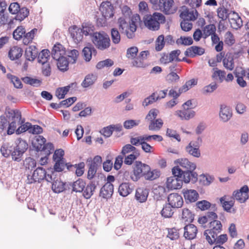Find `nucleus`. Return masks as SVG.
I'll return each instance as SVG.
<instances>
[{"mask_svg": "<svg viewBox=\"0 0 249 249\" xmlns=\"http://www.w3.org/2000/svg\"><path fill=\"white\" fill-rule=\"evenodd\" d=\"M145 26L149 30L156 31L160 28V24L165 22V17L160 13L154 12L153 14H146L143 18Z\"/></svg>", "mask_w": 249, "mask_h": 249, "instance_id": "nucleus-1", "label": "nucleus"}, {"mask_svg": "<svg viewBox=\"0 0 249 249\" xmlns=\"http://www.w3.org/2000/svg\"><path fill=\"white\" fill-rule=\"evenodd\" d=\"M7 117L9 121L7 130L8 135L13 134L16 130L18 125L24 123V120H22L21 112L18 109H11L7 111Z\"/></svg>", "mask_w": 249, "mask_h": 249, "instance_id": "nucleus-2", "label": "nucleus"}, {"mask_svg": "<svg viewBox=\"0 0 249 249\" xmlns=\"http://www.w3.org/2000/svg\"><path fill=\"white\" fill-rule=\"evenodd\" d=\"M91 41L99 50L104 51L110 46V39L108 35L104 32H96L92 36Z\"/></svg>", "mask_w": 249, "mask_h": 249, "instance_id": "nucleus-3", "label": "nucleus"}, {"mask_svg": "<svg viewBox=\"0 0 249 249\" xmlns=\"http://www.w3.org/2000/svg\"><path fill=\"white\" fill-rule=\"evenodd\" d=\"M15 144L11 156L12 160L18 162L22 160L23 154L28 148V144L26 141L21 138L17 139Z\"/></svg>", "mask_w": 249, "mask_h": 249, "instance_id": "nucleus-4", "label": "nucleus"}, {"mask_svg": "<svg viewBox=\"0 0 249 249\" xmlns=\"http://www.w3.org/2000/svg\"><path fill=\"white\" fill-rule=\"evenodd\" d=\"M172 174L177 175L178 177L182 178L184 182L188 183H196L197 180L198 175L195 170L183 171L178 166L174 167L172 169Z\"/></svg>", "mask_w": 249, "mask_h": 249, "instance_id": "nucleus-5", "label": "nucleus"}, {"mask_svg": "<svg viewBox=\"0 0 249 249\" xmlns=\"http://www.w3.org/2000/svg\"><path fill=\"white\" fill-rule=\"evenodd\" d=\"M46 139L42 136L38 135L36 136L34 141L33 142V145L37 152H44L45 154L50 155L54 151V146L51 142L45 143Z\"/></svg>", "mask_w": 249, "mask_h": 249, "instance_id": "nucleus-6", "label": "nucleus"}, {"mask_svg": "<svg viewBox=\"0 0 249 249\" xmlns=\"http://www.w3.org/2000/svg\"><path fill=\"white\" fill-rule=\"evenodd\" d=\"M132 168L130 178L134 181H137L141 178H144L146 173L149 171V166L140 161H135L132 165Z\"/></svg>", "mask_w": 249, "mask_h": 249, "instance_id": "nucleus-7", "label": "nucleus"}, {"mask_svg": "<svg viewBox=\"0 0 249 249\" xmlns=\"http://www.w3.org/2000/svg\"><path fill=\"white\" fill-rule=\"evenodd\" d=\"M118 24L119 28L122 34L125 35L129 39H132L135 37V32L137 30V26L133 24H130V21L127 22L123 17L118 19Z\"/></svg>", "mask_w": 249, "mask_h": 249, "instance_id": "nucleus-8", "label": "nucleus"}, {"mask_svg": "<svg viewBox=\"0 0 249 249\" xmlns=\"http://www.w3.org/2000/svg\"><path fill=\"white\" fill-rule=\"evenodd\" d=\"M222 224L220 221L213 220L210 222L209 229L206 230L204 232L207 241L213 245L212 238H214L222 231Z\"/></svg>", "mask_w": 249, "mask_h": 249, "instance_id": "nucleus-9", "label": "nucleus"}, {"mask_svg": "<svg viewBox=\"0 0 249 249\" xmlns=\"http://www.w3.org/2000/svg\"><path fill=\"white\" fill-rule=\"evenodd\" d=\"M55 172H52L47 176V181L52 183V190L55 193H60L65 190V183L56 176Z\"/></svg>", "mask_w": 249, "mask_h": 249, "instance_id": "nucleus-10", "label": "nucleus"}, {"mask_svg": "<svg viewBox=\"0 0 249 249\" xmlns=\"http://www.w3.org/2000/svg\"><path fill=\"white\" fill-rule=\"evenodd\" d=\"M49 174H47L45 170L43 168L37 167L32 173L31 175L27 176V182L28 184H32L36 182H40L44 179L47 181V176Z\"/></svg>", "mask_w": 249, "mask_h": 249, "instance_id": "nucleus-11", "label": "nucleus"}, {"mask_svg": "<svg viewBox=\"0 0 249 249\" xmlns=\"http://www.w3.org/2000/svg\"><path fill=\"white\" fill-rule=\"evenodd\" d=\"M151 3L156 7L159 6L160 9L166 15L173 13L172 7L174 2L173 0H149Z\"/></svg>", "mask_w": 249, "mask_h": 249, "instance_id": "nucleus-12", "label": "nucleus"}, {"mask_svg": "<svg viewBox=\"0 0 249 249\" xmlns=\"http://www.w3.org/2000/svg\"><path fill=\"white\" fill-rule=\"evenodd\" d=\"M249 191L248 186L245 185L239 190L234 191L232 193V197L240 203H245L249 198Z\"/></svg>", "mask_w": 249, "mask_h": 249, "instance_id": "nucleus-13", "label": "nucleus"}, {"mask_svg": "<svg viewBox=\"0 0 249 249\" xmlns=\"http://www.w3.org/2000/svg\"><path fill=\"white\" fill-rule=\"evenodd\" d=\"M183 237L187 240H191L194 239L197 233V227L191 223H184L183 228Z\"/></svg>", "mask_w": 249, "mask_h": 249, "instance_id": "nucleus-14", "label": "nucleus"}, {"mask_svg": "<svg viewBox=\"0 0 249 249\" xmlns=\"http://www.w3.org/2000/svg\"><path fill=\"white\" fill-rule=\"evenodd\" d=\"M169 205L172 208L178 209L181 208L183 204L182 197L178 193L170 194L167 197Z\"/></svg>", "mask_w": 249, "mask_h": 249, "instance_id": "nucleus-15", "label": "nucleus"}, {"mask_svg": "<svg viewBox=\"0 0 249 249\" xmlns=\"http://www.w3.org/2000/svg\"><path fill=\"white\" fill-rule=\"evenodd\" d=\"M173 177L167 178L166 186L170 189H178L182 187L183 180L182 178L178 177L177 175L173 174Z\"/></svg>", "mask_w": 249, "mask_h": 249, "instance_id": "nucleus-16", "label": "nucleus"}, {"mask_svg": "<svg viewBox=\"0 0 249 249\" xmlns=\"http://www.w3.org/2000/svg\"><path fill=\"white\" fill-rule=\"evenodd\" d=\"M100 11L105 18H110L114 16V7L110 1L103 2L100 7Z\"/></svg>", "mask_w": 249, "mask_h": 249, "instance_id": "nucleus-17", "label": "nucleus"}, {"mask_svg": "<svg viewBox=\"0 0 249 249\" xmlns=\"http://www.w3.org/2000/svg\"><path fill=\"white\" fill-rule=\"evenodd\" d=\"M175 163L179 168H182L183 171H188L190 170H195L196 169V164L190 161L186 158L179 159L175 160Z\"/></svg>", "mask_w": 249, "mask_h": 249, "instance_id": "nucleus-18", "label": "nucleus"}, {"mask_svg": "<svg viewBox=\"0 0 249 249\" xmlns=\"http://www.w3.org/2000/svg\"><path fill=\"white\" fill-rule=\"evenodd\" d=\"M219 115L221 121L226 123L229 121L231 118L232 116V110L230 107L225 105H221Z\"/></svg>", "mask_w": 249, "mask_h": 249, "instance_id": "nucleus-19", "label": "nucleus"}, {"mask_svg": "<svg viewBox=\"0 0 249 249\" xmlns=\"http://www.w3.org/2000/svg\"><path fill=\"white\" fill-rule=\"evenodd\" d=\"M69 31L71 36L75 43H79L82 40L84 34L81 28L74 25L70 27L69 28Z\"/></svg>", "mask_w": 249, "mask_h": 249, "instance_id": "nucleus-20", "label": "nucleus"}, {"mask_svg": "<svg viewBox=\"0 0 249 249\" xmlns=\"http://www.w3.org/2000/svg\"><path fill=\"white\" fill-rule=\"evenodd\" d=\"M114 186L113 185L109 182H107L101 188L100 191L99 196L104 199L110 198L113 193Z\"/></svg>", "mask_w": 249, "mask_h": 249, "instance_id": "nucleus-21", "label": "nucleus"}, {"mask_svg": "<svg viewBox=\"0 0 249 249\" xmlns=\"http://www.w3.org/2000/svg\"><path fill=\"white\" fill-rule=\"evenodd\" d=\"M183 196L186 203L196 202L199 197V195L195 190H183Z\"/></svg>", "mask_w": 249, "mask_h": 249, "instance_id": "nucleus-22", "label": "nucleus"}, {"mask_svg": "<svg viewBox=\"0 0 249 249\" xmlns=\"http://www.w3.org/2000/svg\"><path fill=\"white\" fill-rule=\"evenodd\" d=\"M205 53V49L202 47L193 46L186 49L184 54L186 56L194 57L196 55H202Z\"/></svg>", "mask_w": 249, "mask_h": 249, "instance_id": "nucleus-23", "label": "nucleus"}, {"mask_svg": "<svg viewBox=\"0 0 249 249\" xmlns=\"http://www.w3.org/2000/svg\"><path fill=\"white\" fill-rule=\"evenodd\" d=\"M85 164L84 162H81L78 164H67V170L70 171H75V174L77 177L82 176L85 171Z\"/></svg>", "mask_w": 249, "mask_h": 249, "instance_id": "nucleus-24", "label": "nucleus"}, {"mask_svg": "<svg viewBox=\"0 0 249 249\" xmlns=\"http://www.w3.org/2000/svg\"><path fill=\"white\" fill-rule=\"evenodd\" d=\"M98 76L95 73L87 74L81 83V86L84 88H87L92 86L97 81Z\"/></svg>", "mask_w": 249, "mask_h": 249, "instance_id": "nucleus-25", "label": "nucleus"}, {"mask_svg": "<svg viewBox=\"0 0 249 249\" xmlns=\"http://www.w3.org/2000/svg\"><path fill=\"white\" fill-rule=\"evenodd\" d=\"M38 51L34 45L27 48L25 52V56L27 60L33 61L37 57Z\"/></svg>", "mask_w": 249, "mask_h": 249, "instance_id": "nucleus-26", "label": "nucleus"}, {"mask_svg": "<svg viewBox=\"0 0 249 249\" xmlns=\"http://www.w3.org/2000/svg\"><path fill=\"white\" fill-rule=\"evenodd\" d=\"M231 14L234 16V18H229V21L231 27L237 30L242 26V20L237 13L233 11Z\"/></svg>", "mask_w": 249, "mask_h": 249, "instance_id": "nucleus-27", "label": "nucleus"}, {"mask_svg": "<svg viewBox=\"0 0 249 249\" xmlns=\"http://www.w3.org/2000/svg\"><path fill=\"white\" fill-rule=\"evenodd\" d=\"M198 13L196 9L189 11L188 10L182 12L180 15V18L183 20H187L190 22L195 20L197 16Z\"/></svg>", "mask_w": 249, "mask_h": 249, "instance_id": "nucleus-28", "label": "nucleus"}, {"mask_svg": "<svg viewBox=\"0 0 249 249\" xmlns=\"http://www.w3.org/2000/svg\"><path fill=\"white\" fill-rule=\"evenodd\" d=\"M84 190L83 196L86 199H89L93 195V192L96 188V184L94 181H90L85 187Z\"/></svg>", "mask_w": 249, "mask_h": 249, "instance_id": "nucleus-29", "label": "nucleus"}, {"mask_svg": "<svg viewBox=\"0 0 249 249\" xmlns=\"http://www.w3.org/2000/svg\"><path fill=\"white\" fill-rule=\"evenodd\" d=\"M62 45L60 44L54 45L52 50V56L54 60H58L63 57L64 50Z\"/></svg>", "mask_w": 249, "mask_h": 249, "instance_id": "nucleus-30", "label": "nucleus"}, {"mask_svg": "<svg viewBox=\"0 0 249 249\" xmlns=\"http://www.w3.org/2000/svg\"><path fill=\"white\" fill-rule=\"evenodd\" d=\"M213 71L212 79L218 81L219 83L223 82L225 78L226 72L224 71L219 70L217 68H213Z\"/></svg>", "mask_w": 249, "mask_h": 249, "instance_id": "nucleus-31", "label": "nucleus"}, {"mask_svg": "<svg viewBox=\"0 0 249 249\" xmlns=\"http://www.w3.org/2000/svg\"><path fill=\"white\" fill-rule=\"evenodd\" d=\"M148 192L147 189L139 188L136 190L135 198L137 201L142 203L145 202L147 198Z\"/></svg>", "mask_w": 249, "mask_h": 249, "instance_id": "nucleus-32", "label": "nucleus"}, {"mask_svg": "<svg viewBox=\"0 0 249 249\" xmlns=\"http://www.w3.org/2000/svg\"><path fill=\"white\" fill-rule=\"evenodd\" d=\"M177 114L181 120H188L194 117L195 112L190 109L189 108H187L183 110L177 111Z\"/></svg>", "mask_w": 249, "mask_h": 249, "instance_id": "nucleus-33", "label": "nucleus"}, {"mask_svg": "<svg viewBox=\"0 0 249 249\" xmlns=\"http://www.w3.org/2000/svg\"><path fill=\"white\" fill-rule=\"evenodd\" d=\"M199 148V147H196L193 142H190L185 147V150L189 155L196 158H199L201 155Z\"/></svg>", "mask_w": 249, "mask_h": 249, "instance_id": "nucleus-34", "label": "nucleus"}, {"mask_svg": "<svg viewBox=\"0 0 249 249\" xmlns=\"http://www.w3.org/2000/svg\"><path fill=\"white\" fill-rule=\"evenodd\" d=\"M82 53L85 60L89 62L91 60L92 54H96L97 51L93 47H85L82 50Z\"/></svg>", "mask_w": 249, "mask_h": 249, "instance_id": "nucleus-35", "label": "nucleus"}, {"mask_svg": "<svg viewBox=\"0 0 249 249\" xmlns=\"http://www.w3.org/2000/svg\"><path fill=\"white\" fill-rule=\"evenodd\" d=\"M22 54V50L18 46L13 47L9 51L8 56L11 60H15L20 57Z\"/></svg>", "mask_w": 249, "mask_h": 249, "instance_id": "nucleus-36", "label": "nucleus"}, {"mask_svg": "<svg viewBox=\"0 0 249 249\" xmlns=\"http://www.w3.org/2000/svg\"><path fill=\"white\" fill-rule=\"evenodd\" d=\"M130 185L128 183L126 182L120 184L118 188L120 195L122 196H126L130 194L133 190L132 188L130 187Z\"/></svg>", "mask_w": 249, "mask_h": 249, "instance_id": "nucleus-37", "label": "nucleus"}, {"mask_svg": "<svg viewBox=\"0 0 249 249\" xmlns=\"http://www.w3.org/2000/svg\"><path fill=\"white\" fill-rule=\"evenodd\" d=\"M82 27L83 34L86 36H90L91 38L92 35L95 33L94 32V27L92 24L90 22H84L82 24Z\"/></svg>", "mask_w": 249, "mask_h": 249, "instance_id": "nucleus-38", "label": "nucleus"}, {"mask_svg": "<svg viewBox=\"0 0 249 249\" xmlns=\"http://www.w3.org/2000/svg\"><path fill=\"white\" fill-rule=\"evenodd\" d=\"M232 12H229V11L224 6L219 7L217 10L218 17L222 20H225L227 18L229 19L230 16L232 15Z\"/></svg>", "mask_w": 249, "mask_h": 249, "instance_id": "nucleus-39", "label": "nucleus"}, {"mask_svg": "<svg viewBox=\"0 0 249 249\" xmlns=\"http://www.w3.org/2000/svg\"><path fill=\"white\" fill-rule=\"evenodd\" d=\"M163 124V123L161 119H156L149 122L148 129L151 131H158L161 128Z\"/></svg>", "mask_w": 249, "mask_h": 249, "instance_id": "nucleus-40", "label": "nucleus"}, {"mask_svg": "<svg viewBox=\"0 0 249 249\" xmlns=\"http://www.w3.org/2000/svg\"><path fill=\"white\" fill-rule=\"evenodd\" d=\"M174 209L172 208L169 203H166L163 206L162 210L160 212L161 216L164 218H170L174 213Z\"/></svg>", "mask_w": 249, "mask_h": 249, "instance_id": "nucleus-41", "label": "nucleus"}, {"mask_svg": "<svg viewBox=\"0 0 249 249\" xmlns=\"http://www.w3.org/2000/svg\"><path fill=\"white\" fill-rule=\"evenodd\" d=\"M154 198L157 200L162 199L166 196V189L164 187L159 186L153 191Z\"/></svg>", "mask_w": 249, "mask_h": 249, "instance_id": "nucleus-42", "label": "nucleus"}, {"mask_svg": "<svg viewBox=\"0 0 249 249\" xmlns=\"http://www.w3.org/2000/svg\"><path fill=\"white\" fill-rule=\"evenodd\" d=\"M57 66L60 71L64 72L68 70L69 63H70V62L66 57L63 56L57 60Z\"/></svg>", "mask_w": 249, "mask_h": 249, "instance_id": "nucleus-43", "label": "nucleus"}, {"mask_svg": "<svg viewBox=\"0 0 249 249\" xmlns=\"http://www.w3.org/2000/svg\"><path fill=\"white\" fill-rule=\"evenodd\" d=\"M29 14V10L26 7H23L19 8V11L16 13V16L15 19L16 20L21 21L24 20Z\"/></svg>", "mask_w": 249, "mask_h": 249, "instance_id": "nucleus-44", "label": "nucleus"}, {"mask_svg": "<svg viewBox=\"0 0 249 249\" xmlns=\"http://www.w3.org/2000/svg\"><path fill=\"white\" fill-rule=\"evenodd\" d=\"M86 183L83 179L79 178L72 184V191L82 192L85 187Z\"/></svg>", "mask_w": 249, "mask_h": 249, "instance_id": "nucleus-45", "label": "nucleus"}, {"mask_svg": "<svg viewBox=\"0 0 249 249\" xmlns=\"http://www.w3.org/2000/svg\"><path fill=\"white\" fill-rule=\"evenodd\" d=\"M182 218L185 223H191L194 219V215L188 209L185 208L182 210Z\"/></svg>", "mask_w": 249, "mask_h": 249, "instance_id": "nucleus-46", "label": "nucleus"}, {"mask_svg": "<svg viewBox=\"0 0 249 249\" xmlns=\"http://www.w3.org/2000/svg\"><path fill=\"white\" fill-rule=\"evenodd\" d=\"M37 32V29L34 28L27 33H25L23 38V43L25 45H28L31 42L34 36Z\"/></svg>", "mask_w": 249, "mask_h": 249, "instance_id": "nucleus-47", "label": "nucleus"}, {"mask_svg": "<svg viewBox=\"0 0 249 249\" xmlns=\"http://www.w3.org/2000/svg\"><path fill=\"white\" fill-rule=\"evenodd\" d=\"M55 163L53 166V169L55 172H60L63 171L65 167L67 168V164H71L70 163H66L65 160H54Z\"/></svg>", "mask_w": 249, "mask_h": 249, "instance_id": "nucleus-48", "label": "nucleus"}, {"mask_svg": "<svg viewBox=\"0 0 249 249\" xmlns=\"http://www.w3.org/2000/svg\"><path fill=\"white\" fill-rule=\"evenodd\" d=\"M110 34L112 43L114 44H119L121 41V35L118 30L116 28H112Z\"/></svg>", "mask_w": 249, "mask_h": 249, "instance_id": "nucleus-49", "label": "nucleus"}, {"mask_svg": "<svg viewBox=\"0 0 249 249\" xmlns=\"http://www.w3.org/2000/svg\"><path fill=\"white\" fill-rule=\"evenodd\" d=\"M160 176V172L157 170L151 171L149 166V171L146 173L144 178L146 180H153L158 178Z\"/></svg>", "mask_w": 249, "mask_h": 249, "instance_id": "nucleus-50", "label": "nucleus"}, {"mask_svg": "<svg viewBox=\"0 0 249 249\" xmlns=\"http://www.w3.org/2000/svg\"><path fill=\"white\" fill-rule=\"evenodd\" d=\"M197 81L195 79H192L186 82L185 84L179 89L180 92H185L191 89L193 86L196 85Z\"/></svg>", "mask_w": 249, "mask_h": 249, "instance_id": "nucleus-51", "label": "nucleus"}, {"mask_svg": "<svg viewBox=\"0 0 249 249\" xmlns=\"http://www.w3.org/2000/svg\"><path fill=\"white\" fill-rule=\"evenodd\" d=\"M14 149V146H10L8 144H3L1 148L0 152L3 156L8 158L11 156L12 151Z\"/></svg>", "mask_w": 249, "mask_h": 249, "instance_id": "nucleus-52", "label": "nucleus"}, {"mask_svg": "<svg viewBox=\"0 0 249 249\" xmlns=\"http://www.w3.org/2000/svg\"><path fill=\"white\" fill-rule=\"evenodd\" d=\"M37 55L38 63H41L43 61L44 63H47L50 56V51L48 49H44L39 53H38Z\"/></svg>", "mask_w": 249, "mask_h": 249, "instance_id": "nucleus-53", "label": "nucleus"}, {"mask_svg": "<svg viewBox=\"0 0 249 249\" xmlns=\"http://www.w3.org/2000/svg\"><path fill=\"white\" fill-rule=\"evenodd\" d=\"M22 80L24 83L36 87L39 86L41 82V81L37 79L33 78L28 76L23 77Z\"/></svg>", "mask_w": 249, "mask_h": 249, "instance_id": "nucleus-54", "label": "nucleus"}, {"mask_svg": "<svg viewBox=\"0 0 249 249\" xmlns=\"http://www.w3.org/2000/svg\"><path fill=\"white\" fill-rule=\"evenodd\" d=\"M25 32V30L23 26H18L13 33L14 38L16 40H19L22 38H23Z\"/></svg>", "mask_w": 249, "mask_h": 249, "instance_id": "nucleus-55", "label": "nucleus"}, {"mask_svg": "<svg viewBox=\"0 0 249 249\" xmlns=\"http://www.w3.org/2000/svg\"><path fill=\"white\" fill-rule=\"evenodd\" d=\"M223 63L224 67L228 70L231 71L234 68V60L232 57H227V55H226L223 59Z\"/></svg>", "mask_w": 249, "mask_h": 249, "instance_id": "nucleus-56", "label": "nucleus"}, {"mask_svg": "<svg viewBox=\"0 0 249 249\" xmlns=\"http://www.w3.org/2000/svg\"><path fill=\"white\" fill-rule=\"evenodd\" d=\"M23 164L26 170H32L36 166V160L31 157L26 158Z\"/></svg>", "mask_w": 249, "mask_h": 249, "instance_id": "nucleus-57", "label": "nucleus"}, {"mask_svg": "<svg viewBox=\"0 0 249 249\" xmlns=\"http://www.w3.org/2000/svg\"><path fill=\"white\" fill-rule=\"evenodd\" d=\"M113 64V61L111 59L108 58L98 62L96 64V68L98 70H101L105 67L108 68L111 67Z\"/></svg>", "mask_w": 249, "mask_h": 249, "instance_id": "nucleus-58", "label": "nucleus"}, {"mask_svg": "<svg viewBox=\"0 0 249 249\" xmlns=\"http://www.w3.org/2000/svg\"><path fill=\"white\" fill-rule=\"evenodd\" d=\"M225 196H223L220 198V201L221 203L222 207L225 211L230 212L231 207L234 205V201L233 200L226 201Z\"/></svg>", "mask_w": 249, "mask_h": 249, "instance_id": "nucleus-59", "label": "nucleus"}, {"mask_svg": "<svg viewBox=\"0 0 249 249\" xmlns=\"http://www.w3.org/2000/svg\"><path fill=\"white\" fill-rule=\"evenodd\" d=\"M217 88V84L215 82H213L210 84L205 86L202 89V92L205 95L211 93L215 90Z\"/></svg>", "mask_w": 249, "mask_h": 249, "instance_id": "nucleus-60", "label": "nucleus"}, {"mask_svg": "<svg viewBox=\"0 0 249 249\" xmlns=\"http://www.w3.org/2000/svg\"><path fill=\"white\" fill-rule=\"evenodd\" d=\"M228 236L226 234H221L217 236V235L214 238H212L213 244H215L217 245H222L227 241Z\"/></svg>", "mask_w": 249, "mask_h": 249, "instance_id": "nucleus-61", "label": "nucleus"}, {"mask_svg": "<svg viewBox=\"0 0 249 249\" xmlns=\"http://www.w3.org/2000/svg\"><path fill=\"white\" fill-rule=\"evenodd\" d=\"M193 43V39L191 37H185L181 36L176 40V43L178 45H183L185 46L190 45Z\"/></svg>", "mask_w": 249, "mask_h": 249, "instance_id": "nucleus-62", "label": "nucleus"}, {"mask_svg": "<svg viewBox=\"0 0 249 249\" xmlns=\"http://www.w3.org/2000/svg\"><path fill=\"white\" fill-rule=\"evenodd\" d=\"M181 229H177L176 228H173L168 229L167 237L171 240H177L179 237V231Z\"/></svg>", "mask_w": 249, "mask_h": 249, "instance_id": "nucleus-63", "label": "nucleus"}, {"mask_svg": "<svg viewBox=\"0 0 249 249\" xmlns=\"http://www.w3.org/2000/svg\"><path fill=\"white\" fill-rule=\"evenodd\" d=\"M216 27L214 24H209L206 25L203 30L205 38L215 33Z\"/></svg>", "mask_w": 249, "mask_h": 249, "instance_id": "nucleus-64", "label": "nucleus"}]
</instances>
